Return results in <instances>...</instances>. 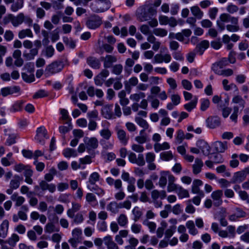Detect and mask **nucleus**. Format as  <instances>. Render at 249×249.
<instances>
[{
    "label": "nucleus",
    "instance_id": "nucleus-18",
    "mask_svg": "<svg viewBox=\"0 0 249 249\" xmlns=\"http://www.w3.org/2000/svg\"><path fill=\"white\" fill-rule=\"evenodd\" d=\"M104 61V67L105 68H109L112 64L117 61V57L114 55L108 54L102 58Z\"/></svg>",
    "mask_w": 249,
    "mask_h": 249
},
{
    "label": "nucleus",
    "instance_id": "nucleus-4",
    "mask_svg": "<svg viewBox=\"0 0 249 249\" xmlns=\"http://www.w3.org/2000/svg\"><path fill=\"white\" fill-rule=\"evenodd\" d=\"M111 6L110 0H97L95 2L90 3L91 9L95 13H102L108 10Z\"/></svg>",
    "mask_w": 249,
    "mask_h": 249
},
{
    "label": "nucleus",
    "instance_id": "nucleus-11",
    "mask_svg": "<svg viewBox=\"0 0 249 249\" xmlns=\"http://www.w3.org/2000/svg\"><path fill=\"white\" fill-rule=\"evenodd\" d=\"M84 142L88 151L96 149L98 146V141L95 137H86L84 139Z\"/></svg>",
    "mask_w": 249,
    "mask_h": 249
},
{
    "label": "nucleus",
    "instance_id": "nucleus-28",
    "mask_svg": "<svg viewBox=\"0 0 249 249\" xmlns=\"http://www.w3.org/2000/svg\"><path fill=\"white\" fill-rule=\"evenodd\" d=\"M9 229V222L4 220L0 225V237L5 238L7 237Z\"/></svg>",
    "mask_w": 249,
    "mask_h": 249
},
{
    "label": "nucleus",
    "instance_id": "nucleus-30",
    "mask_svg": "<svg viewBox=\"0 0 249 249\" xmlns=\"http://www.w3.org/2000/svg\"><path fill=\"white\" fill-rule=\"evenodd\" d=\"M13 153L10 152L8 153L6 157L2 158L1 159V164L4 166H9L15 163V160L12 158Z\"/></svg>",
    "mask_w": 249,
    "mask_h": 249
},
{
    "label": "nucleus",
    "instance_id": "nucleus-54",
    "mask_svg": "<svg viewBox=\"0 0 249 249\" xmlns=\"http://www.w3.org/2000/svg\"><path fill=\"white\" fill-rule=\"evenodd\" d=\"M139 80L136 76H132L130 77L128 81L124 83L126 88L137 86Z\"/></svg>",
    "mask_w": 249,
    "mask_h": 249
},
{
    "label": "nucleus",
    "instance_id": "nucleus-41",
    "mask_svg": "<svg viewBox=\"0 0 249 249\" xmlns=\"http://www.w3.org/2000/svg\"><path fill=\"white\" fill-rule=\"evenodd\" d=\"M22 178L18 175H15L12 179L10 182L9 186L15 190L18 189L20 185V181Z\"/></svg>",
    "mask_w": 249,
    "mask_h": 249
},
{
    "label": "nucleus",
    "instance_id": "nucleus-19",
    "mask_svg": "<svg viewBox=\"0 0 249 249\" xmlns=\"http://www.w3.org/2000/svg\"><path fill=\"white\" fill-rule=\"evenodd\" d=\"M176 178L173 175H170L168 177V183L167 187V190L168 192H172L175 191L176 193L180 186L179 185L176 184Z\"/></svg>",
    "mask_w": 249,
    "mask_h": 249
},
{
    "label": "nucleus",
    "instance_id": "nucleus-63",
    "mask_svg": "<svg viewBox=\"0 0 249 249\" xmlns=\"http://www.w3.org/2000/svg\"><path fill=\"white\" fill-rule=\"evenodd\" d=\"M86 201L91 204L92 203L97 202V198L95 195L92 193H88L85 196Z\"/></svg>",
    "mask_w": 249,
    "mask_h": 249
},
{
    "label": "nucleus",
    "instance_id": "nucleus-52",
    "mask_svg": "<svg viewBox=\"0 0 249 249\" xmlns=\"http://www.w3.org/2000/svg\"><path fill=\"white\" fill-rule=\"evenodd\" d=\"M176 193L180 199L188 198L190 196L188 191L184 189L181 186L179 187Z\"/></svg>",
    "mask_w": 249,
    "mask_h": 249
},
{
    "label": "nucleus",
    "instance_id": "nucleus-24",
    "mask_svg": "<svg viewBox=\"0 0 249 249\" xmlns=\"http://www.w3.org/2000/svg\"><path fill=\"white\" fill-rule=\"evenodd\" d=\"M148 136L144 132V129H142L140 131L139 135L135 138V141L139 144H143L149 141Z\"/></svg>",
    "mask_w": 249,
    "mask_h": 249
},
{
    "label": "nucleus",
    "instance_id": "nucleus-12",
    "mask_svg": "<svg viewBox=\"0 0 249 249\" xmlns=\"http://www.w3.org/2000/svg\"><path fill=\"white\" fill-rule=\"evenodd\" d=\"M20 89L19 87L14 86L6 87L1 89L0 92L3 97H6L15 93H19Z\"/></svg>",
    "mask_w": 249,
    "mask_h": 249
},
{
    "label": "nucleus",
    "instance_id": "nucleus-45",
    "mask_svg": "<svg viewBox=\"0 0 249 249\" xmlns=\"http://www.w3.org/2000/svg\"><path fill=\"white\" fill-rule=\"evenodd\" d=\"M24 3V0H16V1L11 5V11L13 12H18L19 10L22 8Z\"/></svg>",
    "mask_w": 249,
    "mask_h": 249
},
{
    "label": "nucleus",
    "instance_id": "nucleus-57",
    "mask_svg": "<svg viewBox=\"0 0 249 249\" xmlns=\"http://www.w3.org/2000/svg\"><path fill=\"white\" fill-rule=\"evenodd\" d=\"M215 73L219 75L224 76H229L232 75L233 73V71L231 69H227L225 70H220L217 71L215 70Z\"/></svg>",
    "mask_w": 249,
    "mask_h": 249
},
{
    "label": "nucleus",
    "instance_id": "nucleus-32",
    "mask_svg": "<svg viewBox=\"0 0 249 249\" xmlns=\"http://www.w3.org/2000/svg\"><path fill=\"white\" fill-rule=\"evenodd\" d=\"M72 208L67 211V215L70 218H73L74 216V213L79 211L81 208V205L77 202H72Z\"/></svg>",
    "mask_w": 249,
    "mask_h": 249
},
{
    "label": "nucleus",
    "instance_id": "nucleus-39",
    "mask_svg": "<svg viewBox=\"0 0 249 249\" xmlns=\"http://www.w3.org/2000/svg\"><path fill=\"white\" fill-rule=\"evenodd\" d=\"M24 103V102L23 100L16 101L9 108V111L11 112H16L21 111L22 109V106Z\"/></svg>",
    "mask_w": 249,
    "mask_h": 249
},
{
    "label": "nucleus",
    "instance_id": "nucleus-51",
    "mask_svg": "<svg viewBox=\"0 0 249 249\" xmlns=\"http://www.w3.org/2000/svg\"><path fill=\"white\" fill-rule=\"evenodd\" d=\"M63 154L65 157L67 158L71 157H75L77 156V151L75 149L70 148L65 149L63 151Z\"/></svg>",
    "mask_w": 249,
    "mask_h": 249
},
{
    "label": "nucleus",
    "instance_id": "nucleus-64",
    "mask_svg": "<svg viewBox=\"0 0 249 249\" xmlns=\"http://www.w3.org/2000/svg\"><path fill=\"white\" fill-rule=\"evenodd\" d=\"M153 33L157 36L164 37L167 36L168 32L164 29L156 28L154 29Z\"/></svg>",
    "mask_w": 249,
    "mask_h": 249
},
{
    "label": "nucleus",
    "instance_id": "nucleus-10",
    "mask_svg": "<svg viewBox=\"0 0 249 249\" xmlns=\"http://www.w3.org/2000/svg\"><path fill=\"white\" fill-rule=\"evenodd\" d=\"M102 24L101 18L98 16L90 17L86 22L87 27L91 29L98 28Z\"/></svg>",
    "mask_w": 249,
    "mask_h": 249
},
{
    "label": "nucleus",
    "instance_id": "nucleus-20",
    "mask_svg": "<svg viewBox=\"0 0 249 249\" xmlns=\"http://www.w3.org/2000/svg\"><path fill=\"white\" fill-rule=\"evenodd\" d=\"M112 105H105L102 107L101 114L107 119H111L115 117L112 112Z\"/></svg>",
    "mask_w": 249,
    "mask_h": 249
},
{
    "label": "nucleus",
    "instance_id": "nucleus-23",
    "mask_svg": "<svg viewBox=\"0 0 249 249\" xmlns=\"http://www.w3.org/2000/svg\"><path fill=\"white\" fill-rule=\"evenodd\" d=\"M207 125L211 128H214L220 124L219 118L216 116L209 117L206 120Z\"/></svg>",
    "mask_w": 249,
    "mask_h": 249
},
{
    "label": "nucleus",
    "instance_id": "nucleus-7",
    "mask_svg": "<svg viewBox=\"0 0 249 249\" xmlns=\"http://www.w3.org/2000/svg\"><path fill=\"white\" fill-rule=\"evenodd\" d=\"M35 48L31 49L29 53L24 52L23 54V57L27 60H31L34 59L35 57L37 55L38 50L41 47V42L40 40H36L34 42Z\"/></svg>",
    "mask_w": 249,
    "mask_h": 249
},
{
    "label": "nucleus",
    "instance_id": "nucleus-8",
    "mask_svg": "<svg viewBox=\"0 0 249 249\" xmlns=\"http://www.w3.org/2000/svg\"><path fill=\"white\" fill-rule=\"evenodd\" d=\"M35 140L40 145H43L45 143V140L49 138L47 131L44 126H41L37 128Z\"/></svg>",
    "mask_w": 249,
    "mask_h": 249
},
{
    "label": "nucleus",
    "instance_id": "nucleus-43",
    "mask_svg": "<svg viewBox=\"0 0 249 249\" xmlns=\"http://www.w3.org/2000/svg\"><path fill=\"white\" fill-rule=\"evenodd\" d=\"M213 147L214 150L219 153L224 152L227 148L226 143L221 142H214Z\"/></svg>",
    "mask_w": 249,
    "mask_h": 249
},
{
    "label": "nucleus",
    "instance_id": "nucleus-2",
    "mask_svg": "<svg viewBox=\"0 0 249 249\" xmlns=\"http://www.w3.org/2000/svg\"><path fill=\"white\" fill-rule=\"evenodd\" d=\"M3 24L7 25L11 23L14 27H17L23 22L30 26L33 24V19L28 16H25L23 13H19L15 16L12 14L6 15L3 18Z\"/></svg>",
    "mask_w": 249,
    "mask_h": 249
},
{
    "label": "nucleus",
    "instance_id": "nucleus-46",
    "mask_svg": "<svg viewBox=\"0 0 249 249\" xmlns=\"http://www.w3.org/2000/svg\"><path fill=\"white\" fill-rule=\"evenodd\" d=\"M100 175L97 172H93L89 177L88 185H94L100 179Z\"/></svg>",
    "mask_w": 249,
    "mask_h": 249
},
{
    "label": "nucleus",
    "instance_id": "nucleus-22",
    "mask_svg": "<svg viewBox=\"0 0 249 249\" xmlns=\"http://www.w3.org/2000/svg\"><path fill=\"white\" fill-rule=\"evenodd\" d=\"M39 187L42 191H49L51 193H53L56 190V186L53 183H48L45 180H41L39 183Z\"/></svg>",
    "mask_w": 249,
    "mask_h": 249
},
{
    "label": "nucleus",
    "instance_id": "nucleus-6",
    "mask_svg": "<svg viewBox=\"0 0 249 249\" xmlns=\"http://www.w3.org/2000/svg\"><path fill=\"white\" fill-rule=\"evenodd\" d=\"M128 159L129 162L135 164L139 166H143L145 164V160L143 154H138L130 151L128 154Z\"/></svg>",
    "mask_w": 249,
    "mask_h": 249
},
{
    "label": "nucleus",
    "instance_id": "nucleus-59",
    "mask_svg": "<svg viewBox=\"0 0 249 249\" xmlns=\"http://www.w3.org/2000/svg\"><path fill=\"white\" fill-rule=\"evenodd\" d=\"M185 139V134L181 129H179L177 132V136L175 138V143L180 144Z\"/></svg>",
    "mask_w": 249,
    "mask_h": 249
},
{
    "label": "nucleus",
    "instance_id": "nucleus-58",
    "mask_svg": "<svg viewBox=\"0 0 249 249\" xmlns=\"http://www.w3.org/2000/svg\"><path fill=\"white\" fill-rule=\"evenodd\" d=\"M131 149L135 152L138 153V154H142L144 151V148L142 144L133 143L131 146Z\"/></svg>",
    "mask_w": 249,
    "mask_h": 249
},
{
    "label": "nucleus",
    "instance_id": "nucleus-56",
    "mask_svg": "<svg viewBox=\"0 0 249 249\" xmlns=\"http://www.w3.org/2000/svg\"><path fill=\"white\" fill-rule=\"evenodd\" d=\"M71 238L82 240V231L81 229L76 228L74 229L71 232Z\"/></svg>",
    "mask_w": 249,
    "mask_h": 249
},
{
    "label": "nucleus",
    "instance_id": "nucleus-40",
    "mask_svg": "<svg viewBox=\"0 0 249 249\" xmlns=\"http://www.w3.org/2000/svg\"><path fill=\"white\" fill-rule=\"evenodd\" d=\"M222 85L224 89L226 91H229L233 89H234V91L237 93L239 92V89L237 86L234 83L229 84V81L227 79H225L222 81Z\"/></svg>",
    "mask_w": 249,
    "mask_h": 249
},
{
    "label": "nucleus",
    "instance_id": "nucleus-13",
    "mask_svg": "<svg viewBox=\"0 0 249 249\" xmlns=\"http://www.w3.org/2000/svg\"><path fill=\"white\" fill-rule=\"evenodd\" d=\"M235 234V227L232 225L228 226L227 230L220 231L219 232V236L222 238H234Z\"/></svg>",
    "mask_w": 249,
    "mask_h": 249
},
{
    "label": "nucleus",
    "instance_id": "nucleus-34",
    "mask_svg": "<svg viewBox=\"0 0 249 249\" xmlns=\"http://www.w3.org/2000/svg\"><path fill=\"white\" fill-rule=\"evenodd\" d=\"M87 62L91 68L95 69H99L101 66V63L98 59L93 56L87 58Z\"/></svg>",
    "mask_w": 249,
    "mask_h": 249
},
{
    "label": "nucleus",
    "instance_id": "nucleus-47",
    "mask_svg": "<svg viewBox=\"0 0 249 249\" xmlns=\"http://www.w3.org/2000/svg\"><path fill=\"white\" fill-rule=\"evenodd\" d=\"M117 221L121 227H125L128 224V218L125 214L121 213L117 217Z\"/></svg>",
    "mask_w": 249,
    "mask_h": 249
},
{
    "label": "nucleus",
    "instance_id": "nucleus-3",
    "mask_svg": "<svg viewBox=\"0 0 249 249\" xmlns=\"http://www.w3.org/2000/svg\"><path fill=\"white\" fill-rule=\"evenodd\" d=\"M231 102L234 104H238V106H235L233 108V112L230 116V119L235 123L237 122L238 114L239 112V108L243 109L246 104V102L242 96L239 94L234 95L231 100Z\"/></svg>",
    "mask_w": 249,
    "mask_h": 249
},
{
    "label": "nucleus",
    "instance_id": "nucleus-50",
    "mask_svg": "<svg viewBox=\"0 0 249 249\" xmlns=\"http://www.w3.org/2000/svg\"><path fill=\"white\" fill-rule=\"evenodd\" d=\"M136 123L141 127L143 128V129H148L149 127V125L147 122L141 117H136L135 118Z\"/></svg>",
    "mask_w": 249,
    "mask_h": 249
},
{
    "label": "nucleus",
    "instance_id": "nucleus-25",
    "mask_svg": "<svg viewBox=\"0 0 249 249\" xmlns=\"http://www.w3.org/2000/svg\"><path fill=\"white\" fill-rule=\"evenodd\" d=\"M247 176V173L244 168L241 171L235 173L233 176V179L235 182H241L246 179Z\"/></svg>",
    "mask_w": 249,
    "mask_h": 249
},
{
    "label": "nucleus",
    "instance_id": "nucleus-27",
    "mask_svg": "<svg viewBox=\"0 0 249 249\" xmlns=\"http://www.w3.org/2000/svg\"><path fill=\"white\" fill-rule=\"evenodd\" d=\"M172 175L168 171H161L159 181V185L161 188H164L167 184V178L169 176Z\"/></svg>",
    "mask_w": 249,
    "mask_h": 249
},
{
    "label": "nucleus",
    "instance_id": "nucleus-48",
    "mask_svg": "<svg viewBox=\"0 0 249 249\" xmlns=\"http://www.w3.org/2000/svg\"><path fill=\"white\" fill-rule=\"evenodd\" d=\"M160 156L161 160L166 161L171 160L174 158V155L171 151L161 152Z\"/></svg>",
    "mask_w": 249,
    "mask_h": 249
},
{
    "label": "nucleus",
    "instance_id": "nucleus-5",
    "mask_svg": "<svg viewBox=\"0 0 249 249\" xmlns=\"http://www.w3.org/2000/svg\"><path fill=\"white\" fill-rule=\"evenodd\" d=\"M64 68L63 62L60 61H53L47 65L45 70V74L49 76L61 71Z\"/></svg>",
    "mask_w": 249,
    "mask_h": 249
},
{
    "label": "nucleus",
    "instance_id": "nucleus-15",
    "mask_svg": "<svg viewBox=\"0 0 249 249\" xmlns=\"http://www.w3.org/2000/svg\"><path fill=\"white\" fill-rule=\"evenodd\" d=\"M156 155L153 152H148L145 154V160L147 163V167L150 170H154L156 169V165L154 163Z\"/></svg>",
    "mask_w": 249,
    "mask_h": 249
},
{
    "label": "nucleus",
    "instance_id": "nucleus-35",
    "mask_svg": "<svg viewBox=\"0 0 249 249\" xmlns=\"http://www.w3.org/2000/svg\"><path fill=\"white\" fill-rule=\"evenodd\" d=\"M170 148V144L167 142H163L162 143H155L154 144V149L156 152L158 153L160 151L168 150Z\"/></svg>",
    "mask_w": 249,
    "mask_h": 249
},
{
    "label": "nucleus",
    "instance_id": "nucleus-44",
    "mask_svg": "<svg viewBox=\"0 0 249 249\" xmlns=\"http://www.w3.org/2000/svg\"><path fill=\"white\" fill-rule=\"evenodd\" d=\"M116 201L110 202L107 206V210L111 213L116 214L119 212L120 206Z\"/></svg>",
    "mask_w": 249,
    "mask_h": 249
},
{
    "label": "nucleus",
    "instance_id": "nucleus-42",
    "mask_svg": "<svg viewBox=\"0 0 249 249\" xmlns=\"http://www.w3.org/2000/svg\"><path fill=\"white\" fill-rule=\"evenodd\" d=\"M186 226L188 229L189 233L192 235H196L198 233V230L196 228L194 222L189 220L186 223Z\"/></svg>",
    "mask_w": 249,
    "mask_h": 249
},
{
    "label": "nucleus",
    "instance_id": "nucleus-14",
    "mask_svg": "<svg viewBox=\"0 0 249 249\" xmlns=\"http://www.w3.org/2000/svg\"><path fill=\"white\" fill-rule=\"evenodd\" d=\"M58 217L54 215L50 222H48L45 226V231L47 233H51L55 231H58L59 228L56 227L54 225V223H57L58 221Z\"/></svg>",
    "mask_w": 249,
    "mask_h": 249
},
{
    "label": "nucleus",
    "instance_id": "nucleus-60",
    "mask_svg": "<svg viewBox=\"0 0 249 249\" xmlns=\"http://www.w3.org/2000/svg\"><path fill=\"white\" fill-rule=\"evenodd\" d=\"M132 213L134 215V220L135 222L138 221L142 215V212L137 206L135 207L132 210Z\"/></svg>",
    "mask_w": 249,
    "mask_h": 249
},
{
    "label": "nucleus",
    "instance_id": "nucleus-26",
    "mask_svg": "<svg viewBox=\"0 0 249 249\" xmlns=\"http://www.w3.org/2000/svg\"><path fill=\"white\" fill-rule=\"evenodd\" d=\"M203 166L202 160L199 158H196L195 162L192 165L193 173L195 175H197L201 171L202 168Z\"/></svg>",
    "mask_w": 249,
    "mask_h": 249
},
{
    "label": "nucleus",
    "instance_id": "nucleus-9",
    "mask_svg": "<svg viewBox=\"0 0 249 249\" xmlns=\"http://www.w3.org/2000/svg\"><path fill=\"white\" fill-rule=\"evenodd\" d=\"M117 134V138L120 142L124 145H126L129 140V136L127 135L124 130L120 127H116L115 128Z\"/></svg>",
    "mask_w": 249,
    "mask_h": 249
},
{
    "label": "nucleus",
    "instance_id": "nucleus-49",
    "mask_svg": "<svg viewBox=\"0 0 249 249\" xmlns=\"http://www.w3.org/2000/svg\"><path fill=\"white\" fill-rule=\"evenodd\" d=\"M197 103V98L196 96L195 98L189 103L184 105V108L188 111L190 112L196 108Z\"/></svg>",
    "mask_w": 249,
    "mask_h": 249
},
{
    "label": "nucleus",
    "instance_id": "nucleus-61",
    "mask_svg": "<svg viewBox=\"0 0 249 249\" xmlns=\"http://www.w3.org/2000/svg\"><path fill=\"white\" fill-rule=\"evenodd\" d=\"M101 136L105 140H108L112 135V133L108 128H104L100 131Z\"/></svg>",
    "mask_w": 249,
    "mask_h": 249
},
{
    "label": "nucleus",
    "instance_id": "nucleus-21",
    "mask_svg": "<svg viewBox=\"0 0 249 249\" xmlns=\"http://www.w3.org/2000/svg\"><path fill=\"white\" fill-rule=\"evenodd\" d=\"M203 184L202 181L198 179H194L192 186V192L194 194H199L201 196H204V193L200 190L199 186Z\"/></svg>",
    "mask_w": 249,
    "mask_h": 249
},
{
    "label": "nucleus",
    "instance_id": "nucleus-33",
    "mask_svg": "<svg viewBox=\"0 0 249 249\" xmlns=\"http://www.w3.org/2000/svg\"><path fill=\"white\" fill-rule=\"evenodd\" d=\"M190 10L193 16L196 18L201 19L203 17V12L197 5L191 7Z\"/></svg>",
    "mask_w": 249,
    "mask_h": 249
},
{
    "label": "nucleus",
    "instance_id": "nucleus-55",
    "mask_svg": "<svg viewBox=\"0 0 249 249\" xmlns=\"http://www.w3.org/2000/svg\"><path fill=\"white\" fill-rule=\"evenodd\" d=\"M145 94L144 92L140 91L138 93H133L130 95V99L132 101L138 102L141 99L145 97Z\"/></svg>",
    "mask_w": 249,
    "mask_h": 249
},
{
    "label": "nucleus",
    "instance_id": "nucleus-31",
    "mask_svg": "<svg viewBox=\"0 0 249 249\" xmlns=\"http://www.w3.org/2000/svg\"><path fill=\"white\" fill-rule=\"evenodd\" d=\"M87 188L91 191L94 192L98 196L102 197L105 194V191L104 189L100 187L97 185H87Z\"/></svg>",
    "mask_w": 249,
    "mask_h": 249
},
{
    "label": "nucleus",
    "instance_id": "nucleus-36",
    "mask_svg": "<svg viewBox=\"0 0 249 249\" xmlns=\"http://www.w3.org/2000/svg\"><path fill=\"white\" fill-rule=\"evenodd\" d=\"M33 34L30 29H25L20 30L18 33V37L19 39H23L25 37H33Z\"/></svg>",
    "mask_w": 249,
    "mask_h": 249
},
{
    "label": "nucleus",
    "instance_id": "nucleus-62",
    "mask_svg": "<svg viewBox=\"0 0 249 249\" xmlns=\"http://www.w3.org/2000/svg\"><path fill=\"white\" fill-rule=\"evenodd\" d=\"M129 245L126 247V249H135L139 243L138 240L135 237H131L128 240Z\"/></svg>",
    "mask_w": 249,
    "mask_h": 249
},
{
    "label": "nucleus",
    "instance_id": "nucleus-29",
    "mask_svg": "<svg viewBox=\"0 0 249 249\" xmlns=\"http://www.w3.org/2000/svg\"><path fill=\"white\" fill-rule=\"evenodd\" d=\"M209 45L208 40H204L196 46L195 51L199 54L202 55L204 51L209 47Z\"/></svg>",
    "mask_w": 249,
    "mask_h": 249
},
{
    "label": "nucleus",
    "instance_id": "nucleus-38",
    "mask_svg": "<svg viewBox=\"0 0 249 249\" xmlns=\"http://www.w3.org/2000/svg\"><path fill=\"white\" fill-rule=\"evenodd\" d=\"M11 199L12 200L15 202V206L16 207L21 206L25 200L24 197L19 196L18 194L16 193L11 196Z\"/></svg>",
    "mask_w": 249,
    "mask_h": 249
},
{
    "label": "nucleus",
    "instance_id": "nucleus-53",
    "mask_svg": "<svg viewBox=\"0 0 249 249\" xmlns=\"http://www.w3.org/2000/svg\"><path fill=\"white\" fill-rule=\"evenodd\" d=\"M19 237L16 233H13L5 242L12 247L15 246L16 243L19 241Z\"/></svg>",
    "mask_w": 249,
    "mask_h": 249
},
{
    "label": "nucleus",
    "instance_id": "nucleus-16",
    "mask_svg": "<svg viewBox=\"0 0 249 249\" xmlns=\"http://www.w3.org/2000/svg\"><path fill=\"white\" fill-rule=\"evenodd\" d=\"M223 192L222 190H218L213 191L211 194V197L213 199V204L215 206L218 207L222 203V196Z\"/></svg>",
    "mask_w": 249,
    "mask_h": 249
},
{
    "label": "nucleus",
    "instance_id": "nucleus-1",
    "mask_svg": "<svg viewBox=\"0 0 249 249\" xmlns=\"http://www.w3.org/2000/svg\"><path fill=\"white\" fill-rule=\"evenodd\" d=\"M239 10L237 6L230 3L226 7V11L228 13H222L216 21V25L220 31L225 29L230 32H236L240 30L239 18L231 15L236 13Z\"/></svg>",
    "mask_w": 249,
    "mask_h": 249
},
{
    "label": "nucleus",
    "instance_id": "nucleus-37",
    "mask_svg": "<svg viewBox=\"0 0 249 249\" xmlns=\"http://www.w3.org/2000/svg\"><path fill=\"white\" fill-rule=\"evenodd\" d=\"M228 64V61L226 58H222L220 61L217 62L213 65L212 70L215 72V70L219 71Z\"/></svg>",
    "mask_w": 249,
    "mask_h": 249
},
{
    "label": "nucleus",
    "instance_id": "nucleus-17",
    "mask_svg": "<svg viewBox=\"0 0 249 249\" xmlns=\"http://www.w3.org/2000/svg\"><path fill=\"white\" fill-rule=\"evenodd\" d=\"M196 146L199 148L200 151L205 156H208L210 153V146L208 143L204 140H198L196 143Z\"/></svg>",
    "mask_w": 249,
    "mask_h": 249
}]
</instances>
